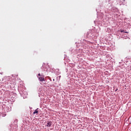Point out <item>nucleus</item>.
<instances>
[{
	"label": "nucleus",
	"instance_id": "obj_1",
	"mask_svg": "<svg viewBox=\"0 0 131 131\" xmlns=\"http://www.w3.org/2000/svg\"><path fill=\"white\" fill-rule=\"evenodd\" d=\"M52 122L51 121H48L47 122V124L46 125L47 126H48V127H51V126L52 125Z\"/></svg>",
	"mask_w": 131,
	"mask_h": 131
},
{
	"label": "nucleus",
	"instance_id": "obj_2",
	"mask_svg": "<svg viewBox=\"0 0 131 131\" xmlns=\"http://www.w3.org/2000/svg\"><path fill=\"white\" fill-rule=\"evenodd\" d=\"M40 81H45V78L43 76H41L38 78Z\"/></svg>",
	"mask_w": 131,
	"mask_h": 131
},
{
	"label": "nucleus",
	"instance_id": "obj_3",
	"mask_svg": "<svg viewBox=\"0 0 131 131\" xmlns=\"http://www.w3.org/2000/svg\"><path fill=\"white\" fill-rule=\"evenodd\" d=\"M37 110H38V108H37V109L33 112V114H38V111Z\"/></svg>",
	"mask_w": 131,
	"mask_h": 131
},
{
	"label": "nucleus",
	"instance_id": "obj_4",
	"mask_svg": "<svg viewBox=\"0 0 131 131\" xmlns=\"http://www.w3.org/2000/svg\"><path fill=\"white\" fill-rule=\"evenodd\" d=\"M12 76V77H15V76L17 77V76H18V74H13Z\"/></svg>",
	"mask_w": 131,
	"mask_h": 131
},
{
	"label": "nucleus",
	"instance_id": "obj_5",
	"mask_svg": "<svg viewBox=\"0 0 131 131\" xmlns=\"http://www.w3.org/2000/svg\"><path fill=\"white\" fill-rule=\"evenodd\" d=\"M124 33H128V32H126V31H124Z\"/></svg>",
	"mask_w": 131,
	"mask_h": 131
},
{
	"label": "nucleus",
	"instance_id": "obj_6",
	"mask_svg": "<svg viewBox=\"0 0 131 131\" xmlns=\"http://www.w3.org/2000/svg\"><path fill=\"white\" fill-rule=\"evenodd\" d=\"M120 32H124V31H123V30H121Z\"/></svg>",
	"mask_w": 131,
	"mask_h": 131
},
{
	"label": "nucleus",
	"instance_id": "obj_7",
	"mask_svg": "<svg viewBox=\"0 0 131 131\" xmlns=\"http://www.w3.org/2000/svg\"><path fill=\"white\" fill-rule=\"evenodd\" d=\"M38 76H40V74L39 73L38 74Z\"/></svg>",
	"mask_w": 131,
	"mask_h": 131
}]
</instances>
